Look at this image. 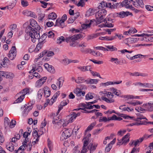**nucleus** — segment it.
Returning a JSON list of instances; mask_svg holds the SVG:
<instances>
[{
  "label": "nucleus",
  "mask_w": 153,
  "mask_h": 153,
  "mask_svg": "<svg viewBox=\"0 0 153 153\" xmlns=\"http://www.w3.org/2000/svg\"><path fill=\"white\" fill-rule=\"evenodd\" d=\"M110 90L113 94L117 95V96H120L122 93L120 90L116 89L114 88H110Z\"/></svg>",
  "instance_id": "obj_33"
},
{
  "label": "nucleus",
  "mask_w": 153,
  "mask_h": 153,
  "mask_svg": "<svg viewBox=\"0 0 153 153\" xmlns=\"http://www.w3.org/2000/svg\"><path fill=\"white\" fill-rule=\"evenodd\" d=\"M87 44V43L84 42H81L79 45V47L80 48V51L82 53H88L85 51H86L87 49H90V48H84L86 47Z\"/></svg>",
  "instance_id": "obj_19"
},
{
  "label": "nucleus",
  "mask_w": 153,
  "mask_h": 153,
  "mask_svg": "<svg viewBox=\"0 0 153 153\" xmlns=\"http://www.w3.org/2000/svg\"><path fill=\"white\" fill-rule=\"evenodd\" d=\"M150 136H148L146 134L144 135L142 137L139 138L138 139L135 140H131L129 143V145L130 146H134L136 147L139 146L140 143H141L143 140L146 139H147L150 137Z\"/></svg>",
  "instance_id": "obj_6"
},
{
  "label": "nucleus",
  "mask_w": 153,
  "mask_h": 153,
  "mask_svg": "<svg viewBox=\"0 0 153 153\" xmlns=\"http://www.w3.org/2000/svg\"><path fill=\"white\" fill-rule=\"evenodd\" d=\"M65 40V39L64 37L61 36L57 39V42L58 44H60L62 42L64 41Z\"/></svg>",
  "instance_id": "obj_64"
},
{
  "label": "nucleus",
  "mask_w": 153,
  "mask_h": 153,
  "mask_svg": "<svg viewBox=\"0 0 153 153\" xmlns=\"http://www.w3.org/2000/svg\"><path fill=\"white\" fill-rule=\"evenodd\" d=\"M43 91L44 93V96L45 97H49L51 95V91L49 88L48 87H45L44 88Z\"/></svg>",
  "instance_id": "obj_31"
},
{
  "label": "nucleus",
  "mask_w": 153,
  "mask_h": 153,
  "mask_svg": "<svg viewBox=\"0 0 153 153\" xmlns=\"http://www.w3.org/2000/svg\"><path fill=\"white\" fill-rule=\"evenodd\" d=\"M16 121L12 120L9 124V127L11 128H13L16 125Z\"/></svg>",
  "instance_id": "obj_60"
},
{
  "label": "nucleus",
  "mask_w": 153,
  "mask_h": 153,
  "mask_svg": "<svg viewBox=\"0 0 153 153\" xmlns=\"http://www.w3.org/2000/svg\"><path fill=\"white\" fill-rule=\"evenodd\" d=\"M82 112L84 113L82 111H79L76 113L74 112H72L68 116L69 119L65 123H64L62 125L63 126H66L68 123H71L74 121L77 117L79 116Z\"/></svg>",
  "instance_id": "obj_5"
},
{
  "label": "nucleus",
  "mask_w": 153,
  "mask_h": 153,
  "mask_svg": "<svg viewBox=\"0 0 153 153\" xmlns=\"http://www.w3.org/2000/svg\"><path fill=\"white\" fill-rule=\"evenodd\" d=\"M110 61L111 62H114V63L116 65L119 64L120 62L117 58H111Z\"/></svg>",
  "instance_id": "obj_58"
},
{
  "label": "nucleus",
  "mask_w": 153,
  "mask_h": 153,
  "mask_svg": "<svg viewBox=\"0 0 153 153\" xmlns=\"http://www.w3.org/2000/svg\"><path fill=\"white\" fill-rule=\"evenodd\" d=\"M44 66L45 68L50 72L52 74L55 73V71L54 68L52 65H49L47 63H46L44 65Z\"/></svg>",
  "instance_id": "obj_22"
},
{
  "label": "nucleus",
  "mask_w": 153,
  "mask_h": 153,
  "mask_svg": "<svg viewBox=\"0 0 153 153\" xmlns=\"http://www.w3.org/2000/svg\"><path fill=\"white\" fill-rule=\"evenodd\" d=\"M98 144L97 143L92 144L90 147V150L91 151L95 150Z\"/></svg>",
  "instance_id": "obj_62"
},
{
  "label": "nucleus",
  "mask_w": 153,
  "mask_h": 153,
  "mask_svg": "<svg viewBox=\"0 0 153 153\" xmlns=\"http://www.w3.org/2000/svg\"><path fill=\"white\" fill-rule=\"evenodd\" d=\"M100 93L103 94L105 96H102L101 97V99L104 101L108 103H112L114 102V100L112 99L114 97L113 93L104 91L100 92Z\"/></svg>",
  "instance_id": "obj_3"
},
{
  "label": "nucleus",
  "mask_w": 153,
  "mask_h": 153,
  "mask_svg": "<svg viewBox=\"0 0 153 153\" xmlns=\"http://www.w3.org/2000/svg\"><path fill=\"white\" fill-rule=\"evenodd\" d=\"M15 97L16 98L15 101L16 103H19L21 102L25 97L20 92L17 93Z\"/></svg>",
  "instance_id": "obj_26"
},
{
  "label": "nucleus",
  "mask_w": 153,
  "mask_h": 153,
  "mask_svg": "<svg viewBox=\"0 0 153 153\" xmlns=\"http://www.w3.org/2000/svg\"><path fill=\"white\" fill-rule=\"evenodd\" d=\"M135 109L137 111L141 113H143L147 111L146 108L145 106H143V104L139 107H136Z\"/></svg>",
  "instance_id": "obj_32"
},
{
  "label": "nucleus",
  "mask_w": 153,
  "mask_h": 153,
  "mask_svg": "<svg viewBox=\"0 0 153 153\" xmlns=\"http://www.w3.org/2000/svg\"><path fill=\"white\" fill-rule=\"evenodd\" d=\"M99 121L100 122H106L109 121V120H108V117L107 118L106 117H100Z\"/></svg>",
  "instance_id": "obj_52"
},
{
  "label": "nucleus",
  "mask_w": 153,
  "mask_h": 153,
  "mask_svg": "<svg viewBox=\"0 0 153 153\" xmlns=\"http://www.w3.org/2000/svg\"><path fill=\"white\" fill-rule=\"evenodd\" d=\"M143 106H145L146 108L147 111H153V103H148L143 104Z\"/></svg>",
  "instance_id": "obj_30"
},
{
  "label": "nucleus",
  "mask_w": 153,
  "mask_h": 153,
  "mask_svg": "<svg viewBox=\"0 0 153 153\" xmlns=\"http://www.w3.org/2000/svg\"><path fill=\"white\" fill-rule=\"evenodd\" d=\"M119 3H117L112 4L111 3H107L106 7L111 9H115L117 8Z\"/></svg>",
  "instance_id": "obj_36"
},
{
  "label": "nucleus",
  "mask_w": 153,
  "mask_h": 153,
  "mask_svg": "<svg viewBox=\"0 0 153 153\" xmlns=\"http://www.w3.org/2000/svg\"><path fill=\"white\" fill-rule=\"evenodd\" d=\"M64 78L63 77H60L59 78L56 83V84L59 89H60V88L62 86L64 82Z\"/></svg>",
  "instance_id": "obj_29"
},
{
  "label": "nucleus",
  "mask_w": 153,
  "mask_h": 153,
  "mask_svg": "<svg viewBox=\"0 0 153 153\" xmlns=\"http://www.w3.org/2000/svg\"><path fill=\"white\" fill-rule=\"evenodd\" d=\"M33 139L32 144L33 145H35L38 143L40 136L38 134V133L36 130H34L33 131Z\"/></svg>",
  "instance_id": "obj_13"
},
{
  "label": "nucleus",
  "mask_w": 153,
  "mask_h": 153,
  "mask_svg": "<svg viewBox=\"0 0 153 153\" xmlns=\"http://www.w3.org/2000/svg\"><path fill=\"white\" fill-rule=\"evenodd\" d=\"M30 24L28 26H30L32 30L36 29V30H39L40 26L34 19H30Z\"/></svg>",
  "instance_id": "obj_14"
},
{
  "label": "nucleus",
  "mask_w": 153,
  "mask_h": 153,
  "mask_svg": "<svg viewBox=\"0 0 153 153\" xmlns=\"http://www.w3.org/2000/svg\"><path fill=\"white\" fill-rule=\"evenodd\" d=\"M128 30L130 35L134 34V33H136L137 32V30L134 27L131 28Z\"/></svg>",
  "instance_id": "obj_63"
},
{
  "label": "nucleus",
  "mask_w": 153,
  "mask_h": 153,
  "mask_svg": "<svg viewBox=\"0 0 153 153\" xmlns=\"http://www.w3.org/2000/svg\"><path fill=\"white\" fill-rule=\"evenodd\" d=\"M73 92L76 96L78 97L84 96L85 94L84 91H82L81 89L78 88L74 89Z\"/></svg>",
  "instance_id": "obj_20"
},
{
  "label": "nucleus",
  "mask_w": 153,
  "mask_h": 153,
  "mask_svg": "<svg viewBox=\"0 0 153 153\" xmlns=\"http://www.w3.org/2000/svg\"><path fill=\"white\" fill-rule=\"evenodd\" d=\"M7 149L10 152H12L14 149L13 144L11 142H7L6 144Z\"/></svg>",
  "instance_id": "obj_39"
},
{
  "label": "nucleus",
  "mask_w": 153,
  "mask_h": 153,
  "mask_svg": "<svg viewBox=\"0 0 153 153\" xmlns=\"http://www.w3.org/2000/svg\"><path fill=\"white\" fill-rule=\"evenodd\" d=\"M86 83L87 84H97L98 82V80L96 79H88L85 81Z\"/></svg>",
  "instance_id": "obj_35"
},
{
  "label": "nucleus",
  "mask_w": 153,
  "mask_h": 153,
  "mask_svg": "<svg viewBox=\"0 0 153 153\" xmlns=\"http://www.w3.org/2000/svg\"><path fill=\"white\" fill-rule=\"evenodd\" d=\"M107 14V12L105 9H101L97 12L95 14L97 23H100L102 22L103 19Z\"/></svg>",
  "instance_id": "obj_4"
},
{
  "label": "nucleus",
  "mask_w": 153,
  "mask_h": 153,
  "mask_svg": "<svg viewBox=\"0 0 153 153\" xmlns=\"http://www.w3.org/2000/svg\"><path fill=\"white\" fill-rule=\"evenodd\" d=\"M47 79V77L44 76L37 80L35 83V87L38 88L41 87L45 82Z\"/></svg>",
  "instance_id": "obj_11"
},
{
  "label": "nucleus",
  "mask_w": 153,
  "mask_h": 153,
  "mask_svg": "<svg viewBox=\"0 0 153 153\" xmlns=\"http://www.w3.org/2000/svg\"><path fill=\"white\" fill-rule=\"evenodd\" d=\"M85 81L86 80H85L83 77L80 76L78 77L76 79V82L78 84H79L85 82Z\"/></svg>",
  "instance_id": "obj_47"
},
{
  "label": "nucleus",
  "mask_w": 153,
  "mask_h": 153,
  "mask_svg": "<svg viewBox=\"0 0 153 153\" xmlns=\"http://www.w3.org/2000/svg\"><path fill=\"white\" fill-rule=\"evenodd\" d=\"M43 44L39 42V43L36 45V47L35 48V52L37 53L40 50L42 47Z\"/></svg>",
  "instance_id": "obj_50"
},
{
  "label": "nucleus",
  "mask_w": 153,
  "mask_h": 153,
  "mask_svg": "<svg viewBox=\"0 0 153 153\" xmlns=\"http://www.w3.org/2000/svg\"><path fill=\"white\" fill-rule=\"evenodd\" d=\"M46 37V34L45 33L40 38H39V42L42 43V44H44L45 42V39Z\"/></svg>",
  "instance_id": "obj_49"
},
{
  "label": "nucleus",
  "mask_w": 153,
  "mask_h": 153,
  "mask_svg": "<svg viewBox=\"0 0 153 153\" xmlns=\"http://www.w3.org/2000/svg\"><path fill=\"white\" fill-rule=\"evenodd\" d=\"M121 97L125 98L126 100L133 99V95H123L121 96Z\"/></svg>",
  "instance_id": "obj_56"
},
{
  "label": "nucleus",
  "mask_w": 153,
  "mask_h": 153,
  "mask_svg": "<svg viewBox=\"0 0 153 153\" xmlns=\"http://www.w3.org/2000/svg\"><path fill=\"white\" fill-rule=\"evenodd\" d=\"M33 107V106L31 105L28 106L26 105L25 106V109L22 112V115L23 117L26 116L29 111L32 109Z\"/></svg>",
  "instance_id": "obj_18"
},
{
  "label": "nucleus",
  "mask_w": 153,
  "mask_h": 153,
  "mask_svg": "<svg viewBox=\"0 0 153 153\" xmlns=\"http://www.w3.org/2000/svg\"><path fill=\"white\" fill-rule=\"evenodd\" d=\"M105 47L108 51H116L117 50V49L115 47H114V46L111 45H107L105 46Z\"/></svg>",
  "instance_id": "obj_41"
},
{
  "label": "nucleus",
  "mask_w": 153,
  "mask_h": 153,
  "mask_svg": "<svg viewBox=\"0 0 153 153\" xmlns=\"http://www.w3.org/2000/svg\"><path fill=\"white\" fill-rule=\"evenodd\" d=\"M109 121L111 120H119L120 121L122 120V118L120 117H117L115 115H113L111 117H108Z\"/></svg>",
  "instance_id": "obj_44"
},
{
  "label": "nucleus",
  "mask_w": 153,
  "mask_h": 153,
  "mask_svg": "<svg viewBox=\"0 0 153 153\" xmlns=\"http://www.w3.org/2000/svg\"><path fill=\"white\" fill-rule=\"evenodd\" d=\"M85 51L87 52H88V53L91 54L95 56L102 57L103 56V55L99 52L95 51H93L91 49H87V50Z\"/></svg>",
  "instance_id": "obj_24"
},
{
  "label": "nucleus",
  "mask_w": 153,
  "mask_h": 153,
  "mask_svg": "<svg viewBox=\"0 0 153 153\" xmlns=\"http://www.w3.org/2000/svg\"><path fill=\"white\" fill-rule=\"evenodd\" d=\"M60 94L59 91H58L54 94L51 99L50 100H47V101L45 104V106L49 104L50 105H53L56 100L57 98L58 97Z\"/></svg>",
  "instance_id": "obj_9"
},
{
  "label": "nucleus",
  "mask_w": 153,
  "mask_h": 153,
  "mask_svg": "<svg viewBox=\"0 0 153 153\" xmlns=\"http://www.w3.org/2000/svg\"><path fill=\"white\" fill-rule=\"evenodd\" d=\"M151 34H145V36L141 40H144L146 41L153 42V37L151 36L153 35V30L151 32Z\"/></svg>",
  "instance_id": "obj_23"
},
{
  "label": "nucleus",
  "mask_w": 153,
  "mask_h": 153,
  "mask_svg": "<svg viewBox=\"0 0 153 153\" xmlns=\"http://www.w3.org/2000/svg\"><path fill=\"white\" fill-rule=\"evenodd\" d=\"M15 77L14 74L11 72H8L7 71L6 78L10 79H12Z\"/></svg>",
  "instance_id": "obj_48"
},
{
  "label": "nucleus",
  "mask_w": 153,
  "mask_h": 153,
  "mask_svg": "<svg viewBox=\"0 0 153 153\" xmlns=\"http://www.w3.org/2000/svg\"><path fill=\"white\" fill-rule=\"evenodd\" d=\"M122 82V81L121 80L114 82L108 81L105 83H101V85L102 86L106 87L109 85H113L114 84H118L121 83Z\"/></svg>",
  "instance_id": "obj_25"
},
{
  "label": "nucleus",
  "mask_w": 153,
  "mask_h": 153,
  "mask_svg": "<svg viewBox=\"0 0 153 153\" xmlns=\"http://www.w3.org/2000/svg\"><path fill=\"white\" fill-rule=\"evenodd\" d=\"M48 17L49 19L54 20L56 19L57 15L55 13L52 12L48 14Z\"/></svg>",
  "instance_id": "obj_43"
},
{
  "label": "nucleus",
  "mask_w": 153,
  "mask_h": 153,
  "mask_svg": "<svg viewBox=\"0 0 153 153\" xmlns=\"http://www.w3.org/2000/svg\"><path fill=\"white\" fill-rule=\"evenodd\" d=\"M97 124V122L95 121L91 123L90 125H89L86 128L85 131V132L86 133L88 131H91L96 126Z\"/></svg>",
  "instance_id": "obj_34"
},
{
  "label": "nucleus",
  "mask_w": 153,
  "mask_h": 153,
  "mask_svg": "<svg viewBox=\"0 0 153 153\" xmlns=\"http://www.w3.org/2000/svg\"><path fill=\"white\" fill-rule=\"evenodd\" d=\"M79 16V13H78L76 14H75L74 17H71L69 18L68 21V23L69 24L73 23L75 20Z\"/></svg>",
  "instance_id": "obj_42"
},
{
  "label": "nucleus",
  "mask_w": 153,
  "mask_h": 153,
  "mask_svg": "<svg viewBox=\"0 0 153 153\" xmlns=\"http://www.w3.org/2000/svg\"><path fill=\"white\" fill-rule=\"evenodd\" d=\"M93 98L92 94L91 93H89L85 96L86 99L87 100L92 99Z\"/></svg>",
  "instance_id": "obj_61"
},
{
  "label": "nucleus",
  "mask_w": 153,
  "mask_h": 153,
  "mask_svg": "<svg viewBox=\"0 0 153 153\" xmlns=\"http://www.w3.org/2000/svg\"><path fill=\"white\" fill-rule=\"evenodd\" d=\"M129 133H128L124 136H123L121 140H118V141L117 143L118 145H123L125 146L129 142L130 140Z\"/></svg>",
  "instance_id": "obj_7"
},
{
  "label": "nucleus",
  "mask_w": 153,
  "mask_h": 153,
  "mask_svg": "<svg viewBox=\"0 0 153 153\" xmlns=\"http://www.w3.org/2000/svg\"><path fill=\"white\" fill-rule=\"evenodd\" d=\"M85 36L84 33H79L71 36L66 37L65 41L67 42H69L71 46L75 47L78 44L76 41L81 38H83Z\"/></svg>",
  "instance_id": "obj_1"
},
{
  "label": "nucleus",
  "mask_w": 153,
  "mask_h": 153,
  "mask_svg": "<svg viewBox=\"0 0 153 153\" xmlns=\"http://www.w3.org/2000/svg\"><path fill=\"white\" fill-rule=\"evenodd\" d=\"M76 4L78 7H84L85 6V0H80L78 3Z\"/></svg>",
  "instance_id": "obj_54"
},
{
  "label": "nucleus",
  "mask_w": 153,
  "mask_h": 153,
  "mask_svg": "<svg viewBox=\"0 0 153 153\" xmlns=\"http://www.w3.org/2000/svg\"><path fill=\"white\" fill-rule=\"evenodd\" d=\"M121 5L127 8H130L131 7V5L130 4V1H128V0H125L123 1L121 3Z\"/></svg>",
  "instance_id": "obj_27"
},
{
  "label": "nucleus",
  "mask_w": 153,
  "mask_h": 153,
  "mask_svg": "<svg viewBox=\"0 0 153 153\" xmlns=\"http://www.w3.org/2000/svg\"><path fill=\"white\" fill-rule=\"evenodd\" d=\"M29 89L28 88H25L23 89L21 91L19 92L22 95L25 97V96L29 92Z\"/></svg>",
  "instance_id": "obj_53"
},
{
  "label": "nucleus",
  "mask_w": 153,
  "mask_h": 153,
  "mask_svg": "<svg viewBox=\"0 0 153 153\" xmlns=\"http://www.w3.org/2000/svg\"><path fill=\"white\" fill-rule=\"evenodd\" d=\"M91 134L88 133L87 134V135L86 134L83 139V146L86 147L89 143V137L91 136Z\"/></svg>",
  "instance_id": "obj_21"
},
{
  "label": "nucleus",
  "mask_w": 153,
  "mask_h": 153,
  "mask_svg": "<svg viewBox=\"0 0 153 153\" xmlns=\"http://www.w3.org/2000/svg\"><path fill=\"white\" fill-rule=\"evenodd\" d=\"M133 4L134 7L138 8H143L144 6L142 0H133Z\"/></svg>",
  "instance_id": "obj_12"
},
{
  "label": "nucleus",
  "mask_w": 153,
  "mask_h": 153,
  "mask_svg": "<svg viewBox=\"0 0 153 153\" xmlns=\"http://www.w3.org/2000/svg\"><path fill=\"white\" fill-rule=\"evenodd\" d=\"M72 134L71 131L69 129H65L61 134L60 139L64 140L69 137Z\"/></svg>",
  "instance_id": "obj_8"
},
{
  "label": "nucleus",
  "mask_w": 153,
  "mask_h": 153,
  "mask_svg": "<svg viewBox=\"0 0 153 153\" xmlns=\"http://www.w3.org/2000/svg\"><path fill=\"white\" fill-rule=\"evenodd\" d=\"M78 68L82 71H90L91 70V67L89 65L79 67Z\"/></svg>",
  "instance_id": "obj_38"
},
{
  "label": "nucleus",
  "mask_w": 153,
  "mask_h": 153,
  "mask_svg": "<svg viewBox=\"0 0 153 153\" xmlns=\"http://www.w3.org/2000/svg\"><path fill=\"white\" fill-rule=\"evenodd\" d=\"M31 142H28V143H23V145L25 147H26L27 149H29V150H31V146L30 145Z\"/></svg>",
  "instance_id": "obj_59"
},
{
  "label": "nucleus",
  "mask_w": 153,
  "mask_h": 153,
  "mask_svg": "<svg viewBox=\"0 0 153 153\" xmlns=\"http://www.w3.org/2000/svg\"><path fill=\"white\" fill-rule=\"evenodd\" d=\"M107 6V3L104 1H102L98 6V8L100 10L103 9L104 7Z\"/></svg>",
  "instance_id": "obj_51"
},
{
  "label": "nucleus",
  "mask_w": 153,
  "mask_h": 153,
  "mask_svg": "<svg viewBox=\"0 0 153 153\" xmlns=\"http://www.w3.org/2000/svg\"><path fill=\"white\" fill-rule=\"evenodd\" d=\"M128 104L133 106H136L138 105H140L142 104L143 102L137 100H134L127 102Z\"/></svg>",
  "instance_id": "obj_40"
},
{
  "label": "nucleus",
  "mask_w": 153,
  "mask_h": 153,
  "mask_svg": "<svg viewBox=\"0 0 153 153\" xmlns=\"http://www.w3.org/2000/svg\"><path fill=\"white\" fill-rule=\"evenodd\" d=\"M139 39L137 38H129L124 39V42L127 45H129L130 44H133L137 42Z\"/></svg>",
  "instance_id": "obj_15"
},
{
  "label": "nucleus",
  "mask_w": 153,
  "mask_h": 153,
  "mask_svg": "<svg viewBox=\"0 0 153 153\" xmlns=\"http://www.w3.org/2000/svg\"><path fill=\"white\" fill-rule=\"evenodd\" d=\"M130 15H132V14L128 11H121L114 13L115 16L121 18H123Z\"/></svg>",
  "instance_id": "obj_16"
},
{
  "label": "nucleus",
  "mask_w": 153,
  "mask_h": 153,
  "mask_svg": "<svg viewBox=\"0 0 153 153\" xmlns=\"http://www.w3.org/2000/svg\"><path fill=\"white\" fill-rule=\"evenodd\" d=\"M45 14H41L38 18V21L39 22H42L45 20Z\"/></svg>",
  "instance_id": "obj_55"
},
{
  "label": "nucleus",
  "mask_w": 153,
  "mask_h": 153,
  "mask_svg": "<svg viewBox=\"0 0 153 153\" xmlns=\"http://www.w3.org/2000/svg\"><path fill=\"white\" fill-rule=\"evenodd\" d=\"M55 26H58L63 28L65 26V22L62 21L59 19H57L56 20Z\"/></svg>",
  "instance_id": "obj_28"
},
{
  "label": "nucleus",
  "mask_w": 153,
  "mask_h": 153,
  "mask_svg": "<svg viewBox=\"0 0 153 153\" xmlns=\"http://www.w3.org/2000/svg\"><path fill=\"white\" fill-rule=\"evenodd\" d=\"M25 31L27 33H29V36L33 43H35L40 37L39 33L35 30H32L30 26H28L26 28Z\"/></svg>",
  "instance_id": "obj_2"
},
{
  "label": "nucleus",
  "mask_w": 153,
  "mask_h": 153,
  "mask_svg": "<svg viewBox=\"0 0 153 153\" xmlns=\"http://www.w3.org/2000/svg\"><path fill=\"white\" fill-rule=\"evenodd\" d=\"M94 11L92 9L90 8L86 12L85 16H89L94 14Z\"/></svg>",
  "instance_id": "obj_46"
},
{
  "label": "nucleus",
  "mask_w": 153,
  "mask_h": 153,
  "mask_svg": "<svg viewBox=\"0 0 153 153\" xmlns=\"http://www.w3.org/2000/svg\"><path fill=\"white\" fill-rule=\"evenodd\" d=\"M43 90L40 89L39 90L37 94V98L38 100H40L42 98L44 92Z\"/></svg>",
  "instance_id": "obj_45"
},
{
  "label": "nucleus",
  "mask_w": 153,
  "mask_h": 153,
  "mask_svg": "<svg viewBox=\"0 0 153 153\" xmlns=\"http://www.w3.org/2000/svg\"><path fill=\"white\" fill-rule=\"evenodd\" d=\"M103 22H105L106 26L108 27H114V25L112 24V20L110 18L109 16L103 20Z\"/></svg>",
  "instance_id": "obj_17"
},
{
  "label": "nucleus",
  "mask_w": 153,
  "mask_h": 153,
  "mask_svg": "<svg viewBox=\"0 0 153 153\" xmlns=\"http://www.w3.org/2000/svg\"><path fill=\"white\" fill-rule=\"evenodd\" d=\"M17 51L15 46L12 47L10 50L9 51L8 55V57L11 60L14 59L16 55Z\"/></svg>",
  "instance_id": "obj_10"
},
{
  "label": "nucleus",
  "mask_w": 153,
  "mask_h": 153,
  "mask_svg": "<svg viewBox=\"0 0 153 153\" xmlns=\"http://www.w3.org/2000/svg\"><path fill=\"white\" fill-rule=\"evenodd\" d=\"M62 122L61 118L57 116H55L53 118V123L55 124L59 125Z\"/></svg>",
  "instance_id": "obj_37"
},
{
  "label": "nucleus",
  "mask_w": 153,
  "mask_h": 153,
  "mask_svg": "<svg viewBox=\"0 0 153 153\" xmlns=\"http://www.w3.org/2000/svg\"><path fill=\"white\" fill-rule=\"evenodd\" d=\"M90 72L93 76H98L101 79L102 78L100 76V75L99 73L95 71H93L91 70Z\"/></svg>",
  "instance_id": "obj_57"
}]
</instances>
